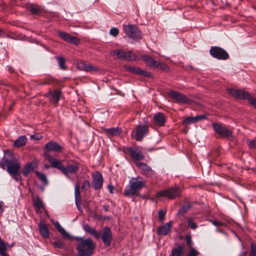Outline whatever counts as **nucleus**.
Listing matches in <instances>:
<instances>
[{
  "label": "nucleus",
  "instance_id": "cd10ccee",
  "mask_svg": "<svg viewBox=\"0 0 256 256\" xmlns=\"http://www.w3.org/2000/svg\"><path fill=\"white\" fill-rule=\"evenodd\" d=\"M142 58L148 66L154 68L156 66V62L150 56L146 54L142 55Z\"/></svg>",
  "mask_w": 256,
  "mask_h": 256
},
{
  "label": "nucleus",
  "instance_id": "6e6552de",
  "mask_svg": "<svg viewBox=\"0 0 256 256\" xmlns=\"http://www.w3.org/2000/svg\"><path fill=\"white\" fill-rule=\"evenodd\" d=\"M210 53L213 58L220 60H226L229 58L228 54L219 46H212L210 50Z\"/></svg>",
  "mask_w": 256,
  "mask_h": 256
},
{
  "label": "nucleus",
  "instance_id": "de8ad7c7",
  "mask_svg": "<svg viewBox=\"0 0 256 256\" xmlns=\"http://www.w3.org/2000/svg\"><path fill=\"white\" fill-rule=\"evenodd\" d=\"M53 244L56 248H62L64 247V244L61 240L56 241Z\"/></svg>",
  "mask_w": 256,
  "mask_h": 256
},
{
  "label": "nucleus",
  "instance_id": "4c0bfd02",
  "mask_svg": "<svg viewBox=\"0 0 256 256\" xmlns=\"http://www.w3.org/2000/svg\"><path fill=\"white\" fill-rule=\"evenodd\" d=\"M6 248L5 243L0 238V255L1 256H6L8 254L5 252Z\"/></svg>",
  "mask_w": 256,
  "mask_h": 256
},
{
  "label": "nucleus",
  "instance_id": "a19ab883",
  "mask_svg": "<svg viewBox=\"0 0 256 256\" xmlns=\"http://www.w3.org/2000/svg\"><path fill=\"white\" fill-rule=\"evenodd\" d=\"M75 201H80V194L79 190V186L76 184L74 188Z\"/></svg>",
  "mask_w": 256,
  "mask_h": 256
},
{
  "label": "nucleus",
  "instance_id": "9b49d317",
  "mask_svg": "<svg viewBox=\"0 0 256 256\" xmlns=\"http://www.w3.org/2000/svg\"><path fill=\"white\" fill-rule=\"evenodd\" d=\"M100 237L104 244L106 246H109L110 245L113 238L112 232L110 228L107 226L104 227L103 228L102 232Z\"/></svg>",
  "mask_w": 256,
  "mask_h": 256
},
{
  "label": "nucleus",
  "instance_id": "5fc2aeb1",
  "mask_svg": "<svg viewBox=\"0 0 256 256\" xmlns=\"http://www.w3.org/2000/svg\"><path fill=\"white\" fill-rule=\"evenodd\" d=\"M186 244L188 246H190L192 244V238L190 236H186Z\"/></svg>",
  "mask_w": 256,
  "mask_h": 256
},
{
  "label": "nucleus",
  "instance_id": "79ce46f5",
  "mask_svg": "<svg viewBox=\"0 0 256 256\" xmlns=\"http://www.w3.org/2000/svg\"><path fill=\"white\" fill-rule=\"evenodd\" d=\"M42 138V135L40 133H35L30 136V139L32 141L40 140Z\"/></svg>",
  "mask_w": 256,
  "mask_h": 256
},
{
  "label": "nucleus",
  "instance_id": "58836bf2",
  "mask_svg": "<svg viewBox=\"0 0 256 256\" xmlns=\"http://www.w3.org/2000/svg\"><path fill=\"white\" fill-rule=\"evenodd\" d=\"M187 224L188 226L192 230H195L198 227L197 224L194 222L192 218H188Z\"/></svg>",
  "mask_w": 256,
  "mask_h": 256
},
{
  "label": "nucleus",
  "instance_id": "a878e982",
  "mask_svg": "<svg viewBox=\"0 0 256 256\" xmlns=\"http://www.w3.org/2000/svg\"><path fill=\"white\" fill-rule=\"evenodd\" d=\"M34 208L36 212H42V210L44 208L42 201L39 197H36L34 201Z\"/></svg>",
  "mask_w": 256,
  "mask_h": 256
},
{
  "label": "nucleus",
  "instance_id": "338daca9",
  "mask_svg": "<svg viewBox=\"0 0 256 256\" xmlns=\"http://www.w3.org/2000/svg\"><path fill=\"white\" fill-rule=\"evenodd\" d=\"M2 32V30L1 29H0V34H1Z\"/></svg>",
  "mask_w": 256,
  "mask_h": 256
},
{
  "label": "nucleus",
  "instance_id": "ddd939ff",
  "mask_svg": "<svg viewBox=\"0 0 256 256\" xmlns=\"http://www.w3.org/2000/svg\"><path fill=\"white\" fill-rule=\"evenodd\" d=\"M124 68L126 71L137 75L142 76L148 78H150L152 76L150 72H148L144 70H141L139 68L128 66H124Z\"/></svg>",
  "mask_w": 256,
  "mask_h": 256
},
{
  "label": "nucleus",
  "instance_id": "7ed1b4c3",
  "mask_svg": "<svg viewBox=\"0 0 256 256\" xmlns=\"http://www.w3.org/2000/svg\"><path fill=\"white\" fill-rule=\"evenodd\" d=\"M227 92L232 96L238 100H247L256 108V98L252 97L250 94L242 90L228 88Z\"/></svg>",
  "mask_w": 256,
  "mask_h": 256
},
{
  "label": "nucleus",
  "instance_id": "774afa93",
  "mask_svg": "<svg viewBox=\"0 0 256 256\" xmlns=\"http://www.w3.org/2000/svg\"><path fill=\"white\" fill-rule=\"evenodd\" d=\"M152 149H150V150H148L149 151H152Z\"/></svg>",
  "mask_w": 256,
  "mask_h": 256
},
{
  "label": "nucleus",
  "instance_id": "7c9ffc66",
  "mask_svg": "<svg viewBox=\"0 0 256 256\" xmlns=\"http://www.w3.org/2000/svg\"><path fill=\"white\" fill-rule=\"evenodd\" d=\"M46 148L48 151L58 152L61 150L62 147L60 145H46Z\"/></svg>",
  "mask_w": 256,
  "mask_h": 256
},
{
  "label": "nucleus",
  "instance_id": "e2e57ef3",
  "mask_svg": "<svg viewBox=\"0 0 256 256\" xmlns=\"http://www.w3.org/2000/svg\"><path fill=\"white\" fill-rule=\"evenodd\" d=\"M250 148L256 149V145H250Z\"/></svg>",
  "mask_w": 256,
  "mask_h": 256
},
{
  "label": "nucleus",
  "instance_id": "09e8293b",
  "mask_svg": "<svg viewBox=\"0 0 256 256\" xmlns=\"http://www.w3.org/2000/svg\"><path fill=\"white\" fill-rule=\"evenodd\" d=\"M119 34V30L118 28L114 27L110 30V34L112 36H116Z\"/></svg>",
  "mask_w": 256,
  "mask_h": 256
},
{
  "label": "nucleus",
  "instance_id": "473e14b6",
  "mask_svg": "<svg viewBox=\"0 0 256 256\" xmlns=\"http://www.w3.org/2000/svg\"><path fill=\"white\" fill-rule=\"evenodd\" d=\"M35 173L36 176L40 178V180L44 184L47 185L48 184V182L45 174L38 171H36Z\"/></svg>",
  "mask_w": 256,
  "mask_h": 256
},
{
  "label": "nucleus",
  "instance_id": "1a4fd4ad",
  "mask_svg": "<svg viewBox=\"0 0 256 256\" xmlns=\"http://www.w3.org/2000/svg\"><path fill=\"white\" fill-rule=\"evenodd\" d=\"M134 132H135V138L137 141L142 140L143 138L149 133V128L148 125H138Z\"/></svg>",
  "mask_w": 256,
  "mask_h": 256
},
{
  "label": "nucleus",
  "instance_id": "4d7b16f0",
  "mask_svg": "<svg viewBox=\"0 0 256 256\" xmlns=\"http://www.w3.org/2000/svg\"><path fill=\"white\" fill-rule=\"evenodd\" d=\"M3 204L4 203L2 202H0V216L2 215L4 212Z\"/></svg>",
  "mask_w": 256,
  "mask_h": 256
},
{
  "label": "nucleus",
  "instance_id": "6ab92c4d",
  "mask_svg": "<svg viewBox=\"0 0 256 256\" xmlns=\"http://www.w3.org/2000/svg\"><path fill=\"white\" fill-rule=\"evenodd\" d=\"M77 68L81 70L92 72L98 71V68L92 65L87 64L84 62H80L77 63Z\"/></svg>",
  "mask_w": 256,
  "mask_h": 256
},
{
  "label": "nucleus",
  "instance_id": "393cba45",
  "mask_svg": "<svg viewBox=\"0 0 256 256\" xmlns=\"http://www.w3.org/2000/svg\"><path fill=\"white\" fill-rule=\"evenodd\" d=\"M83 229L86 232L90 234V235L94 236L96 238H100V232L96 231L94 228H92L88 224H84L83 226Z\"/></svg>",
  "mask_w": 256,
  "mask_h": 256
},
{
  "label": "nucleus",
  "instance_id": "8fccbe9b",
  "mask_svg": "<svg viewBox=\"0 0 256 256\" xmlns=\"http://www.w3.org/2000/svg\"><path fill=\"white\" fill-rule=\"evenodd\" d=\"M166 212L163 210H160L158 211V218L159 220L162 222L165 219Z\"/></svg>",
  "mask_w": 256,
  "mask_h": 256
},
{
  "label": "nucleus",
  "instance_id": "412c9836",
  "mask_svg": "<svg viewBox=\"0 0 256 256\" xmlns=\"http://www.w3.org/2000/svg\"><path fill=\"white\" fill-rule=\"evenodd\" d=\"M49 96V100L51 103L57 104L61 96V92L59 90H54L48 93Z\"/></svg>",
  "mask_w": 256,
  "mask_h": 256
},
{
  "label": "nucleus",
  "instance_id": "f3484780",
  "mask_svg": "<svg viewBox=\"0 0 256 256\" xmlns=\"http://www.w3.org/2000/svg\"><path fill=\"white\" fill-rule=\"evenodd\" d=\"M172 227V222L170 221V222L159 226L156 230L157 234L159 236H166L170 232Z\"/></svg>",
  "mask_w": 256,
  "mask_h": 256
},
{
  "label": "nucleus",
  "instance_id": "3c124183",
  "mask_svg": "<svg viewBox=\"0 0 256 256\" xmlns=\"http://www.w3.org/2000/svg\"><path fill=\"white\" fill-rule=\"evenodd\" d=\"M199 254L200 252L194 248H191L188 256H197Z\"/></svg>",
  "mask_w": 256,
  "mask_h": 256
},
{
  "label": "nucleus",
  "instance_id": "680f3d73",
  "mask_svg": "<svg viewBox=\"0 0 256 256\" xmlns=\"http://www.w3.org/2000/svg\"><path fill=\"white\" fill-rule=\"evenodd\" d=\"M46 144H58L50 140V141H49Z\"/></svg>",
  "mask_w": 256,
  "mask_h": 256
},
{
  "label": "nucleus",
  "instance_id": "423d86ee",
  "mask_svg": "<svg viewBox=\"0 0 256 256\" xmlns=\"http://www.w3.org/2000/svg\"><path fill=\"white\" fill-rule=\"evenodd\" d=\"M123 30L126 35L130 38L134 40H140L142 38V32L136 25H126L124 24Z\"/></svg>",
  "mask_w": 256,
  "mask_h": 256
},
{
  "label": "nucleus",
  "instance_id": "bb28decb",
  "mask_svg": "<svg viewBox=\"0 0 256 256\" xmlns=\"http://www.w3.org/2000/svg\"><path fill=\"white\" fill-rule=\"evenodd\" d=\"M36 167V164L34 162L27 164L25 165L24 170L23 174L24 176H27L28 174L32 171Z\"/></svg>",
  "mask_w": 256,
  "mask_h": 256
},
{
  "label": "nucleus",
  "instance_id": "c756f323",
  "mask_svg": "<svg viewBox=\"0 0 256 256\" xmlns=\"http://www.w3.org/2000/svg\"><path fill=\"white\" fill-rule=\"evenodd\" d=\"M112 56H116L120 60H124L126 52L122 50H114L110 52Z\"/></svg>",
  "mask_w": 256,
  "mask_h": 256
},
{
  "label": "nucleus",
  "instance_id": "2eb2a0df",
  "mask_svg": "<svg viewBox=\"0 0 256 256\" xmlns=\"http://www.w3.org/2000/svg\"><path fill=\"white\" fill-rule=\"evenodd\" d=\"M58 36L65 41L76 45L80 44V40L78 38L70 35L68 33L64 32H60Z\"/></svg>",
  "mask_w": 256,
  "mask_h": 256
},
{
  "label": "nucleus",
  "instance_id": "4be33fe9",
  "mask_svg": "<svg viewBox=\"0 0 256 256\" xmlns=\"http://www.w3.org/2000/svg\"><path fill=\"white\" fill-rule=\"evenodd\" d=\"M153 120L155 124L162 126L166 122V117L164 114L159 112L154 115Z\"/></svg>",
  "mask_w": 256,
  "mask_h": 256
},
{
  "label": "nucleus",
  "instance_id": "37998d69",
  "mask_svg": "<svg viewBox=\"0 0 256 256\" xmlns=\"http://www.w3.org/2000/svg\"><path fill=\"white\" fill-rule=\"evenodd\" d=\"M190 208V205L188 204L187 206H183L182 207L178 212L177 214H184L187 212V211L189 210V208Z\"/></svg>",
  "mask_w": 256,
  "mask_h": 256
},
{
  "label": "nucleus",
  "instance_id": "b1692460",
  "mask_svg": "<svg viewBox=\"0 0 256 256\" xmlns=\"http://www.w3.org/2000/svg\"><path fill=\"white\" fill-rule=\"evenodd\" d=\"M38 230L40 234L44 238H46L49 237V230L46 224L44 221H40L38 224Z\"/></svg>",
  "mask_w": 256,
  "mask_h": 256
},
{
  "label": "nucleus",
  "instance_id": "dca6fc26",
  "mask_svg": "<svg viewBox=\"0 0 256 256\" xmlns=\"http://www.w3.org/2000/svg\"><path fill=\"white\" fill-rule=\"evenodd\" d=\"M104 133L109 138H112L114 136L120 134L122 132V129L120 127H112L110 128H104Z\"/></svg>",
  "mask_w": 256,
  "mask_h": 256
},
{
  "label": "nucleus",
  "instance_id": "49530a36",
  "mask_svg": "<svg viewBox=\"0 0 256 256\" xmlns=\"http://www.w3.org/2000/svg\"><path fill=\"white\" fill-rule=\"evenodd\" d=\"M182 122L183 124H184L186 125H189L191 124H194L192 116H188V117L182 120Z\"/></svg>",
  "mask_w": 256,
  "mask_h": 256
},
{
  "label": "nucleus",
  "instance_id": "9d476101",
  "mask_svg": "<svg viewBox=\"0 0 256 256\" xmlns=\"http://www.w3.org/2000/svg\"><path fill=\"white\" fill-rule=\"evenodd\" d=\"M168 96L178 103L188 104L190 100L184 94L175 90H172L168 92Z\"/></svg>",
  "mask_w": 256,
  "mask_h": 256
},
{
  "label": "nucleus",
  "instance_id": "20e7f679",
  "mask_svg": "<svg viewBox=\"0 0 256 256\" xmlns=\"http://www.w3.org/2000/svg\"><path fill=\"white\" fill-rule=\"evenodd\" d=\"M142 181H138L132 178L130 181V185L126 186L124 190L126 196L137 195L143 186Z\"/></svg>",
  "mask_w": 256,
  "mask_h": 256
},
{
  "label": "nucleus",
  "instance_id": "5701e85b",
  "mask_svg": "<svg viewBox=\"0 0 256 256\" xmlns=\"http://www.w3.org/2000/svg\"><path fill=\"white\" fill-rule=\"evenodd\" d=\"M79 167L77 164H68L63 168L62 172L67 176L70 174H74L78 171Z\"/></svg>",
  "mask_w": 256,
  "mask_h": 256
},
{
  "label": "nucleus",
  "instance_id": "69168bd1",
  "mask_svg": "<svg viewBox=\"0 0 256 256\" xmlns=\"http://www.w3.org/2000/svg\"><path fill=\"white\" fill-rule=\"evenodd\" d=\"M21 145H18V144H16V145H14L15 147H18L20 146Z\"/></svg>",
  "mask_w": 256,
  "mask_h": 256
},
{
  "label": "nucleus",
  "instance_id": "13d9d810",
  "mask_svg": "<svg viewBox=\"0 0 256 256\" xmlns=\"http://www.w3.org/2000/svg\"><path fill=\"white\" fill-rule=\"evenodd\" d=\"M108 190H109L111 194H113L114 193L113 190L114 188V186H112V185L110 184V185H108Z\"/></svg>",
  "mask_w": 256,
  "mask_h": 256
},
{
  "label": "nucleus",
  "instance_id": "e433bc0d",
  "mask_svg": "<svg viewBox=\"0 0 256 256\" xmlns=\"http://www.w3.org/2000/svg\"><path fill=\"white\" fill-rule=\"evenodd\" d=\"M28 138L26 136H21L18 137L14 144H26Z\"/></svg>",
  "mask_w": 256,
  "mask_h": 256
},
{
  "label": "nucleus",
  "instance_id": "a211bd4d",
  "mask_svg": "<svg viewBox=\"0 0 256 256\" xmlns=\"http://www.w3.org/2000/svg\"><path fill=\"white\" fill-rule=\"evenodd\" d=\"M136 164L148 177H151L154 174L153 170L149 166L140 162H136Z\"/></svg>",
  "mask_w": 256,
  "mask_h": 256
},
{
  "label": "nucleus",
  "instance_id": "39448f33",
  "mask_svg": "<svg viewBox=\"0 0 256 256\" xmlns=\"http://www.w3.org/2000/svg\"><path fill=\"white\" fill-rule=\"evenodd\" d=\"M181 189L180 188L175 186L168 189L160 191L156 194V197H166L169 199H174L180 196Z\"/></svg>",
  "mask_w": 256,
  "mask_h": 256
},
{
  "label": "nucleus",
  "instance_id": "a18cd8bd",
  "mask_svg": "<svg viewBox=\"0 0 256 256\" xmlns=\"http://www.w3.org/2000/svg\"><path fill=\"white\" fill-rule=\"evenodd\" d=\"M90 182L88 180H84L82 184V190H84V191H86V190H87L88 188L90 187Z\"/></svg>",
  "mask_w": 256,
  "mask_h": 256
},
{
  "label": "nucleus",
  "instance_id": "0e129e2a",
  "mask_svg": "<svg viewBox=\"0 0 256 256\" xmlns=\"http://www.w3.org/2000/svg\"><path fill=\"white\" fill-rule=\"evenodd\" d=\"M44 167L45 168H49V167H50V166H48V165H44Z\"/></svg>",
  "mask_w": 256,
  "mask_h": 256
},
{
  "label": "nucleus",
  "instance_id": "864d4df0",
  "mask_svg": "<svg viewBox=\"0 0 256 256\" xmlns=\"http://www.w3.org/2000/svg\"><path fill=\"white\" fill-rule=\"evenodd\" d=\"M12 175L16 181H18L21 180V176L18 172H17L16 174H10Z\"/></svg>",
  "mask_w": 256,
  "mask_h": 256
},
{
  "label": "nucleus",
  "instance_id": "c03bdc74",
  "mask_svg": "<svg viewBox=\"0 0 256 256\" xmlns=\"http://www.w3.org/2000/svg\"><path fill=\"white\" fill-rule=\"evenodd\" d=\"M192 117L194 123L207 118V116L205 115H198Z\"/></svg>",
  "mask_w": 256,
  "mask_h": 256
},
{
  "label": "nucleus",
  "instance_id": "aec40b11",
  "mask_svg": "<svg viewBox=\"0 0 256 256\" xmlns=\"http://www.w3.org/2000/svg\"><path fill=\"white\" fill-rule=\"evenodd\" d=\"M44 156L48 158L54 168H56L62 172L64 166L60 160L52 158L47 152L44 153Z\"/></svg>",
  "mask_w": 256,
  "mask_h": 256
},
{
  "label": "nucleus",
  "instance_id": "2f4dec72",
  "mask_svg": "<svg viewBox=\"0 0 256 256\" xmlns=\"http://www.w3.org/2000/svg\"><path fill=\"white\" fill-rule=\"evenodd\" d=\"M29 10L32 14L39 15L42 12V8L38 6L32 5L29 8Z\"/></svg>",
  "mask_w": 256,
  "mask_h": 256
},
{
  "label": "nucleus",
  "instance_id": "72a5a7b5",
  "mask_svg": "<svg viewBox=\"0 0 256 256\" xmlns=\"http://www.w3.org/2000/svg\"><path fill=\"white\" fill-rule=\"evenodd\" d=\"M184 248L182 246H178L176 248L172 250L170 256H182Z\"/></svg>",
  "mask_w": 256,
  "mask_h": 256
},
{
  "label": "nucleus",
  "instance_id": "f257e3e1",
  "mask_svg": "<svg viewBox=\"0 0 256 256\" xmlns=\"http://www.w3.org/2000/svg\"><path fill=\"white\" fill-rule=\"evenodd\" d=\"M76 239L77 256H91L93 254L96 244L92 238L76 237Z\"/></svg>",
  "mask_w": 256,
  "mask_h": 256
},
{
  "label": "nucleus",
  "instance_id": "c85d7f7f",
  "mask_svg": "<svg viewBox=\"0 0 256 256\" xmlns=\"http://www.w3.org/2000/svg\"><path fill=\"white\" fill-rule=\"evenodd\" d=\"M54 224L56 230L59 232L60 233V234L64 238H70V234L68 232H66V230L60 225L58 222H56Z\"/></svg>",
  "mask_w": 256,
  "mask_h": 256
},
{
  "label": "nucleus",
  "instance_id": "ea45409f",
  "mask_svg": "<svg viewBox=\"0 0 256 256\" xmlns=\"http://www.w3.org/2000/svg\"><path fill=\"white\" fill-rule=\"evenodd\" d=\"M154 68H158L161 70L166 71H167L169 70L168 66L166 64L160 62H156V66H154Z\"/></svg>",
  "mask_w": 256,
  "mask_h": 256
},
{
  "label": "nucleus",
  "instance_id": "4468645a",
  "mask_svg": "<svg viewBox=\"0 0 256 256\" xmlns=\"http://www.w3.org/2000/svg\"><path fill=\"white\" fill-rule=\"evenodd\" d=\"M126 150L130 153L131 157L134 160H140L144 158L142 151L136 147H128Z\"/></svg>",
  "mask_w": 256,
  "mask_h": 256
},
{
  "label": "nucleus",
  "instance_id": "603ef678",
  "mask_svg": "<svg viewBox=\"0 0 256 256\" xmlns=\"http://www.w3.org/2000/svg\"><path fill=\"white\" fill-rule=\"evenodd\" d=\"M250 256H256V246L254 244L250 246Z\"/></svg>",
  "mask_w": 256,
  "mask_h": 256
},
{
  "label": "nucleus",
  "instance_id": "f03ea898",
  "mask_svg": "<svg viewBox=\"0 0 256 256\" xmlns=\"http://www.w3.org/2000/svg\"><path fill=\"white\" fill-rule=\"evenodd\" d=\"M0 167L3 170L6 168V171L9 174H16L20 168L19 162L12 157L10 158L3 157L0 161Z\"/></svg>",
  "mask_w": 256,
  "mask_h": 256
},
{
  "label": "nucleus",
  "instance_id": "bf43d9fd",
  "mask_svg": "<svg viewBox=\"0 0 256 256\" xmlns=\"http://www.w3.org/2000/svg\"><path fill=\"white\" fill-rule=\"evenodd\" d=\"M8 70L11 74L13 73L14 71V69L10 66H8Z\"/></svg>",
  "mask_w": 256,
  "mask_h": 256
},
{
  "label": "nucleus",
  "instance_id": "f704fd0d",
  "mask_svg": "<svg viewBox=\"0 0 256 256\" xmlns=\"http://www.w3.org/2000/svg\"><path fill=\"white\" fill-rule=\"evenodd\" d=\"M56 58L57 60L59 67L62 70L66 69V60L65 59L62 57L56 56Z\"/></svg>",
  "mask_w": 256,
  "mask_h": 256
},
{
  "label": "nucleus",
  "instance_id": "f8f14e48",
  "mask_svg": "<svg viewBox=\"0 0 256 256\" xmlns=\"http://www.w3.org/2000/svg\"><path fill=\"white\" fill-rule=\"evenodd\" d=\"M92 185L94 188L96 190L101 188L103 184V176L102 174L96 171L92 174Z\"/></svg>",
  "mask_w": 256,
  "mask_h": 256
},
{
  "label": "nucleus",
  "instance_id": "052dcab7",
  "mask_svg": "<svg viewBox=\"0 0 256 256\" xmlns=\"http://www.w3.org/2000/svg\"><path fill=\"white\" fill-rule=\"evenodd\" d=\"M212 224L216 226H218L220 224V222L216 221V220H214L212 222Z\"/></svg>",
  "mask_w": 256,
  "mask_h": 256
},
{
  "label": "nucleus",
  "instance_id": "c9c22d12",
  "mask_svg": "<svg viewBox=\"0 0 256 256\" xmlns=\"http://www.w3.org/2000/svg\"><path fill=\"white\" fill-rule=\"evenodd\" d=\"M137 59V56L135 54H134L132 52L129 51L126 52L124 60H136Z\"/></svg>",
  "mask_w": 256,
  "mask_h": 256
},
{
  "label": "nucleus",
  "instance_id": "0eeeda50",
  "mask_svg": "<svg viewBox=\"0 0 256 256\" xmlns=\"http://www.w3.org/2000/svg\"><path fill=\"white\" fill-rule=\"evenodd\" d=\"M212 126L215 132L223 138H226L228 140L233 139L232 130L224 126L220 123H213Z\"/></svg>",
  "mask_w": 256,
  "mask_h": 256
},
{
  "label": "nucleus",
  "instance_id": "6e6d98bb",
  "mask_svg": "<svg viewBox=\"0 0 256 256\" xmlns=\"http://www.w3.org/2000/svg\"><path fill=\"white\" fill-rule=\"evenodd\" d=\"M80 201H75V202H76V207L78 208V210L80 212H82V207L80 204Z\"/></svg>",
  "mask_w": 256,
  "mask_h": 256
}]
</instances>
